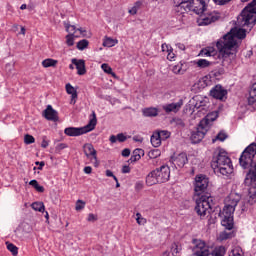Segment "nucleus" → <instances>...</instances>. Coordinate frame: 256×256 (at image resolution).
<instances>
[{"instance_id":"obj_1","label":"nucleus","mask_w":256,"mask_h":256,"mask_svg":"<svg viewBox=\"0 0 256 256\" xmlns=\"http://www.w3.org/2000/svg\"><path fill=\"white\" fill-rule=\"evenodd\" d=\"M246 30L240 28L238 30H231L229 33L225 34L222 38H220L217 43L215 49L213 46H207L203 48L199 56L200 57H218L219 59H227L230 55H235L237 49V40L236 39H245Z\"/></svg>"},{"instance_id":"obj_2","label":"nucleus","mask_w":256,"mask_h":256,"mask_svg":"<svg viewBox=\"0 0 256 256\" xmlns=\"http://www.w3.org/2000/svg\"><path fill=\"white\" fill-rule=\"evenodd\" d=\"M256 155V143H251L245 150L242 152L239 158V164L243 169H249V172L245 178V184L256 186V162H254V157Z\"/></svg>"},{"instance_id":"obj_3","label":"nucleus","mask_w":256,"mask_h":256,"mask_svg":"<svg viewBox=\"0 0 256 256\" xmlns=\"http://www.w3.org/2000/svg\"><path fill=\"white\" fill-rule=\"evenodd\" d=\"M211 168L216 175L228 176L233 173V165L227 152L222 148H217L213 152Z\"/></svg>"},{"instance_id":"obj_4","label":"nucleus","mask_w":256,"mask_h":256,"mask_svg":"<svg viewBox=\"0 0 256 256\" xmlns=\"http://www.w3.org/2000/svg\"><path fill=\"white\" fill-rule=\"evenodd\" d=\"M241 196L237 193H230L224 200V208L220 212L221 225L227 230H232L234 227L233 215L237 204L240 202Z\"/></svg>"},{"instance_id":"obj_5","label":"nucleus","mask_w":256,"mask_h":256,"mask_svg":"<svg viewBox=\"0 0 256 256\" xmlns=\"http://www.w3.org/2000/svg\"><path fill=\"white\" fill-rule=\"evenodd\" d=\"M192 248L193 256H225L227 249L223 245L215 246L212 251L209 250V246L205 241L200 239H193Z\"/></svg>"},{"instance_id":"obj_6","label":"nucleus","mask_w":256,"mask_h":256,"mask_svg":"<svg viewBox=\"0 0 256 256\" xmlns=\"http://www.w3.org/2000/svg\"><path fill=\"white\" fill-rule=\"evenodd\" d=\"M237 25L247 27L249 31L256 25V0L251 1L238 15Z\"/></svg>"},{"instance_id":"obj_7","label":"nucleus","mask_w":256,"mask_h":256,"mask_svg":"<svg viewBox=\"0 0 256 256\" xmlns=\"http://www.w3.org/2000/svg\"><path fill=\"white\" fill-rule=\"evenodd\" d=\"M171 177V169L168 165H162L151 171L146 177V185L148 187L167 183Z\"/></svg>"},{"instance_id":"obj_8","label":"nucleus","mask_w":256,"mask_h":256,"mask_svg":"<svg viewBox=\"0 0 256 256\" xmlns=\"http://www.w3.org/2000/svg\"><path fill=\"white\" fill-rule=\"evenodd\" d=\"M98 123L96 112H92L89 123L84 127H67L64 134L68 137H80L95 130Z\"/></svg>"},{"instance_id":"obj_9","label":"nucleus","mask_w":256,"mask_h":256,"mask_svg":"<svg viewBox=\"0 0 256 256\" xmlns=\"http://www.w3.org/2000/svg\"><path fill=\"white\" fill-rule=\"evenodd\" d=\"M194 200L196 201L195 212L200 218H205L207 215L211 214L213 210L211 207V204H213L211 194L195 197Z\"/></svg>"},{"instance_id":"obj_10","label":"nucleus","mask_w":256,"mask_h":256,"mask_svg":"<svg viewBox=\"0 0 256 256\" xmlns=\"http://www.w3.org/2000/svg\"><path fill=\"white\" fill-rule=\"evenodd\" d=\"M194 185V198L207 196V188L209 187V178L205 175H197L195 177ZM206 193V194H205Z\"/></svg>"},{"instance_id":"obj_11","label":"nucleus","mask_w":256,"mask_h":256,"mask_svg":"<svg viewBox=\"0 0 256 256\" xmlns=\"http://www.w3.org/2000/svg\"><path fill=\"white\" fill-rule=\"evenodd\" d=\"M209 118H204L200 121L197 131L192 132L191 142L192 144H199L207 135L209 131Z\"/></svg>"},{"instance_id":"obj_12","label":"nucleus","mask_w":256,"mask_h":256,"mask_svg":"<svg viewBox=\"0 0 256 256\" xmlns=\"http://www.w3.org/2000/svg\"><path fill=\"white\" fill-rule=\"evenodd\" d=\"M83 151L87 159L90 160L91 164L94 165L95 168L99 167V161L97 156V150L94 145L91 143H87L83 146Z\"/></svg>"},{"instance_id":"obj_13","label":"nucleus","mask_w":256,"mask_h":256,"mask_svg":"<svg viewBox=\"0 0 256 256\" xmlns=\"http://www.w3.org/2000/svg\"><path fill=\"white\" fill-rule=\"evenodd\" d=\"M170 160L175 167H178L180 169L184 168L185 165L189 163V158L187 157V153L185 152L174 154Z\"/></svg>"},{"instance_id":"obj_14","label":"nucleus","mask_w":256,"mask_h":256,"mask_svg":"<svg viewBox=\"0 0 256 256\" xmlns=\"http://www.w3.org/2000/svg\"><path fill=\"white\" fill-rule=\"evenodd\" d=\"M210 96L216 100L223 101L226 99L227 90L218 84L210 90Z\"/></svg>"},{"instance_id":"obj_15","label":"nucleus","mask_w":256,"mask_h":256,"mask_svg":"<svg viewBox=\"0 0 256 256\" xmlns=\"http://www.w3.org/2000/svg\"><path fill=\"white\" fill-rule=\"evenodd\" d=\"M191 11L196 13V15H203L205 13V9H207V3L205 0H194L192 4H190Z\"/></svg>"},{"instance_id":"obj_16","label":"nucleus","mask_w":256,"mask_h":256,"mask_svg":"<svg viewBox=\"0 0 256 256\" xmlns=\"http://www.w3.org/2000/svg\"><path fill=\"white\" fill-rule=\"evenodd\" d=\"M219 20V15L215 13H210L208 15H202L200 16L198 20V25L200 27L206 26V25H211V23H215V21Z\"/></svg>"},{"instance_id":"obj_17","label":"nucleus","mask_w":256,"mask_h":256,"mask_svg":"<svg viewBox=\"0 0 256 256\" xmlns=\"http://www.w3.org/2000/svg\"><path fill=\"white\" fill-rule=\"evenodd\" d=\"M182 107H183V99H180L176 103H170V104L164 105L163 110L167 114H169V113H178L181 110Z\"/></svg>"},{"instance_id":"obj_18","label":"nucleus","mask_w":256,"mask_h":256,"mask_svg":"<svg viewBox=\"0 0 256 256\" xmlns=\"http://www.w3.org/2000/svg\"><path fill=\"white\" fill-rule=\"evenodd\" d=\"M44 117L48 121H52V122L59 121L58 112L52 107V105H48L47 108L44 110Z\"/></svg>"},{"instance_id":"obj_19","label":"nucleus","mask_w":256,"mask_h":256,"mask_svg":"<svg viewBox=\"0 0 256 256\" xmlns=\"http://www.w3.org/2000/svg\"><path fill=\"white\" fill-rule=\"evenodd\" d=\"M175 3L177 4L174 8L176 15H182V17H185V14L188 13V11H191V4H185L182 2Z\"/></svg>"},{"instance_id":"obj_20","label":"nucleus","mask_w":256,"mask_h":256,"mask_svg":"<svg viewBox=\"0 0 256 256\" xmlns=\"http://www.w3.org/2000/svg\"><path fill=\"white\" fill-rule=\"evenodd\" d=\"M71 63H73V65H75L78 75H86L87 70H86L85 60H83V59L78 60L77 58H73L71 60Z\"/></svg>"},{"instance_id":"obj_21","label":"nucleus","mask_w":256,"mask_h":256,"mask_svg":"<svg viewBox=\"0 0 256 256\" xmlns=\"http://www.w3.org/2000/svg\"><path fill=\"white\" fill-rule=\"evenodd\" d=\"M65 88H66V93L68 95H71L70 104L71 105H76L77 99H78V92H77V90L70 83L66 84Z\"/></svg>"},{"instance_id":"obj_22","label":"nucleus","mask_w":256,"mask_h":256,"mask_svg":"<svg viewBox=\"0 0 256 256\" xmlns=\"http://www.w3.org/2000/svg\"><path fill=\"white\" fill-rule=\"evenodd\" d=\"M145 156V150L141 148H136L133 150L131 158L128 160V163L133 164L141 160V157Z\"/></svg>"},{"instance_id":"obj_23","label":"nucleus","mask_w":256,"mask_h":256,"mask_svg":"<svg viewBox=\"0 0 256 256\" xmlns=\"http://www.w3.org/2000/svg\"><path fill=\"white\" fill-rule=\"evenodd\" d=\"M161 49L163 53H167L168 61H175L176 55L173 53V47H171V45L164 43Z\"/></svg>"},{"instance_id":"obj_24","label":"nucleus","mask_w":256,"mask_h":256,"mask_svg":"<svg viewBox=\"0 0 256 256\" xmlns=\"http://www.w3.org/2000/svg\"><path fill=\"white\" fill-rule=\"evenodd\" d=\"M64 26L68 35H76L77 31L80 32V35H84V33H86V30L83 28H77L75 25L65 23Z\"/></svg>"},{"instance_id":"obj_25","label":"nucleus","mask_w":256,"mask_h":256,"mask_svg":"<svg viewBox=\"0 0 256 256\" xmlns=\"http://www.w3.org/2000/svg\"><path fill=\"white\" fill-rule=\"evenodd\" d=\"M142 114L146 118H154L159 116V109L155 107L144 108Z\"/></svg>"},{"instance_id":"obj_26","label":"nucleus","mask_w":256,"mask_h":256,"mask_svg":"<svg viewBox=\"0 0 256 256\" xmlns=\"http://www.w3.org/2000/svg\"><path fill=\"white\" fill-rule=\"evenodd\" d=\"M172 71L173 73H175V75H183L187 71V63L184 62L183 64V62H180L176 64L175 66H173Z\"/></svg>"},{"instance_id":"obj_27","label":"nucleus","mask_w":256,"mask_h":256,"mask_svg":"<svg viewBox=\"0 0 256 256\" xmlns=\"http://www.w3.org/2000/svg\"><path fill=\"white\" fill-rule=\"evenodd\" d=\"M256 203V186H252L248 190L247 204L252 206Z\"/></svg>"},{"instance_id":"obj_28","label":"nucleus","mask_w":256,"mask_h":256,"mask_svg":"<svg viewBox=\"0 0 256 256\" xmlns=\"http://www.w3.org/2000/svg\"><path fill=\"white\" fill-rule=\"evenodd\" d=\"M109 141L111 144H116L117 142L119 143H125L127 141V136L123 133H119L117 135H111L109 138Z\"/></svg>"},{"instance_id":"obj_29","label":"nucleus","mask_w":256,"mask_h":256,"mask_svg":"<svg viewBox=\"0 0 256 256\" xmlns=\"http://www.w3.org/2000/svg\"><path fill=\"white\" fill-rule=\"evenodd\" d=\"M214 62H211L207 59H198L194 61V65H196L199 69H207V67H211Z\"/></svg>"},{"instance_id":"obj_30","label":"nucleus","mask_w":256,"mask_h":256,"mask_svg":"<svg viewBox=\"0 0 256 256\" xmlns=\"http://www.w3.org/2000/svg\"><path fill=\"white\" fill-rule=\"evenodd\" d=\"M255 103H256V82L252 84V87L249 91L248 105L252 106Z\"/></svg>"},{"instance_id":"obj_31","label":"nucleus","mask_w":256,"mask_h":256,"mask_svg":"<svg viewBox=\"0 0 256 256\" xmlns=\"http://www.w3.org/2000/svg\"><path fill=\"white\" fill-rule=\"evenodd\" d=\"M58 65V60L52 59V58H47L42 61V67L45 69H48L49 67H57Z\"/></svg>"},{"instance_id":"obj_32","label":"nucleus","mask_w":256,"mask_h":256,"mask_svg":"<svg viewBox=\"0 0 256 256\" xmlns=\"http://www.w3.org/2000/svg\"><path fill=\"white\" fill-rule=\"evenodd\" d=\"M150 142H151V144H152V146H153L154 148H159V147H161V142H162V140H161V138L159 137V135L157 134V132L154 133V134L151 136Z\"/></svg>"},{"instance_id":"obj_33","label":"nucleus","mask_w":256,"mask_h":256,"mask_svg":"<svg viewBox=\"0 0 256 256\" xmlns=\"http://www.w3.org/2000/svg\"><path fill=\"white\" fill-rule=\"evenodd\" d=\"M7 250L13 255V256H18L19 254V248L10 242H6Z\"/></svg>"},{"instance_id":"obj_34","label":"nucleus","mask_w":256,"mask_h":256,"mask_svg":"<svg viewBox=\"0 0 256 256\" xmlns=\"http://www.w3.org/2000/svg\"><path fill=\"white\" fill-rule=\"evenodd\" d=\"M31 207L34 211L43 213L45 211V205L43 202H33Z\"/></svg>"},{"instance_id":"obj_35","label":"nucleus","mask_w":256,"mask_h":256,"mask_svg":"<svg viewBox=\"0 0 256 256\" xmlns=\"http://www.w3.org/2000/svg\"><path fill=\"white\" fill-rule=\"evenodd\" d=\"M101 69L104 71V73H107L108 75H111L112 77H117L116 73L113 72V68L109 64H107V63L102 64Z\"/></svg>"},{"instance_id":"obj_36","label":"nucleus","mask_w":256,"mask_h":256,"mask_svg":"<svg viewBox=\"0 0 256 256\" xmlns=\"http://www.w3.org/2000/svg\"><path fill=\"white\" fill-rule=\"evenodd\" d=\"M75 37H78V35H74V34L66 35L65 39H66V45L68 47H73L75 45Z\"/></svg>"},{"instance_id":"obj_37","label":"nucleus","mask_w":256,"mask_h":256,"mask_svg":"<svg viewBox=\"0 0 256 256\" xmlns=\"http://www.w3.org/2000/svg\"><path fill=\"white\" fill-rule=\"evenodd\" d=\"M156 134L159 136L161 141H165L171 137V132L167 130L158 131L156 132Z\"/></svg>"},{"instance_id":"obj_38","label":"nucleus","mask_w":256,"mask_h":256,"mask_svg":"<svg viewBox=\"0 0 256 256\" xmlns=\"http://www.w3.org/2000/svg\"><path fill=\"white\" fill-rule=\"evenodd\" d=\"M89 40L87 39H83V40H80L78 43H77V49L79 51H84V49H87V47H89Z\"/></svg>"},{"instance_id":"obj_39","label":"nucleus","mask_w":256,"mask_h":256,"mask_svg":"<svg viewBox=\"0 0 256 256\" xmlns=\"http://www.w3.org/2000/svg\"><path fill=\"white\" fill-rule=\"evenodd\" d=\"M118 44V40L112 39V38H106L103 41L104 47H115Z\"/></svg>"},{"instance_id":"obj_40","label":"nucleus","mask_w":256,"mask_h":256,"mask_svg":"<svg viewBox=\"0 0 256 256\" xmlns=\"http://www.w3.org/2000/svg\"><path fill=\"white\" fill-rule=\"evenodd\" d=\"M160 156H161V150H159V149L150 150L149 153H148V157L150 159H157Z\"/></svg>"},{"instance_id":"obj_41","label":"nucleus","mask_w":256,"mask_h":256,"mask_svg":"<svg viewBox=\"0 0 256 256\" xmlns=\"http://www.w3.org/2000/svg\"><path fill=\"white\" fill-rule=\"evenodd\" d=\"M136 222L138 225L140 226H144L145 224H147V219L144 218L141 213L137 212L136 213Z\"/></svg>"},{"instance_id":"obj_42","label":"nucleus","mask_w":256,"mask_h":256,"mask_svg":"<svg viewBox=\"0 0 256 256\" xmlns=\"http://www.w3.org/2000/svg\"><path fill=\"white\" fill-rule=\"evenodd\" d=\"M35 142H36V139H35V137H34L33 135L26 134V135L24 136V143H25L26 145H32V144H34Z\"/></svg>"},{"instance_id":"obj_43","label":"nucleus","mask_w":256,"mask_h":256,"mask_svg":"<svg viewBox=\"0 0 256 256\" xmlns=\"http://www.w3.org/2000/svg\"><path fill=\"white\" fill-rule=\"evenodd\" d=\"M227 139V135L224 132H219L215 139H213V143L216 141L224 142Z\"/></svg>"},{"instance_id":"obj_44","label":"nucleus","mask_w":256,"mask_h":256,"mask_svg":"<svg viewBox=\"0 0 256 256\" xmlns=\"http://www.w3.org/2000/svg\"><path fill=\"white\" fill-rule=\"evenodd\" d=\"M139 7H141V2H136L134 6L128 11V13H130V15H137Z\"/></svg>"},{"instance_id":"obj_45","label":"nucleus","mask_w":256,"mask_h":256,"mask_svg":"<svg viewBox=\"0 0 256 256\" xmlns=\"http://www.w3.org/2000/svg\"><path fill=\"white\" fill-rule=\"evenodd\" d=\"M85 207H86V202H84L83 200H77L76 206H75L76 211H81L85 209Z\"/></svg>"},{"instance_id":"obj_46","label":"nucleus","mask_w":256,"mask_h":256,"mask_svg":"<svg viewBox=\"0 0 256 256\" xmlns=\"http://www.w3.org/2000/svg\"><path fill=\"white\" fill-rule=\"evenodd\" d=\"M50 145V140H48L47 136L42 137V142H41V148L47 149Z\"/></svg>"},{"instance_id":"obj_47","label":"nucleus","mask_w":256,"mask_h":256,"mask_svg":"<svg viewBox=\"0 0 256 256\" xmlns=\"http://www.w3.org/2000/svg\"><path fill=\"white\" fill-rule=\"evenodd\" d=\"M229 256H242V250L240 248H234L229 253Z\"/></svg>"},{"instance_id":"obj_48","label":"nucleus","mask_w":256,"mask_h":256,"mask_svg":"<svg viewBox=\"0 0 256 256\" xmlns=\"http://www.w3.org/2000/svg\"><path fill=\"white\" fill-rule=\"evenodd\" d=\"M87 221L88 222H96V221H98V216L93 213H90V214H88Z\"/></svg>"},{"instance_id":"obj_49","label":"nucleus","mask_w":256,"mask_h":256,"mask_svg":"<svg viewBox=\"0 0 256 256\" xmlns=\"http://www.w3.org/2000/svg\"><path fill=\"white\" fill-rule=\"evenodd\" d=\"M171 252H172V255L179 254V246L177 245V243L172 244Z\"/></svg>"},{"instance_id":"obj_50","label":"nucleus","mask_w":256,"mask_h":256,"mask_svg":"<svg viewBox=\"0 0 256 256\" xmlns=\"http://www.w3.org/2000/svg\"><path fill=\"white\" fill-rule=\"evenodd\" d=\"M106 176L109 178H113L115 182H118V178L116 175H114L113 171L106 170Z\"/></svg>"},{"instance_id":"obj_51","label":"nucleus","mask_w":256,"mask_h":256,"mask_svg":"<svg viewBox=\"0 0 256 256\" xmlns=\"http://www.w3.org/2000/svg\"><path fill=\"white\" fill-rule=\"evenodd\" d=\"M215 5H227L231 0H213Z\"/></svg>"},{"instance_id":"obj_52","label":"nucleus","mask_w":256,"mask_h":256,"mask_svg":"<svg viewBox=\"0 0 256 256\" xmlns=\"http://www.w3.org/2000/svg\"><path fill=\"white\" fill-rule=\"evenodd\" d=\"M131 155V150L129 148H125L122 151V157L128 158Z\"/></svg>"},{"instance_id":"obj_53","label":"nucleus","mask_w":256,"mask_h":256,"mask_svg":"<svg viewBox=\"0 0 256 256\" xmlns=\"http://www.w3.org/2000/svg\"><path fill=\"white\" fill-rule=\"evenodd\" d=\"M131 173V168L128 165H124L122 167V174H129Z\"/></svg>"},{"instance_id":"obj_54","label":"nucleus","mask_w":256,"mask_h":256,"mask_svg":"<svg viewBox=\"0 0 256 256\" xmlns=\"http://www.w3.org/2000/svg\"><path fill=\"white\" fill-rule=\"evenodd\" d=\"M83 171L86 175H90L93 172V168L91 166H86L84 167Z\"/></svg>"},{"instance_id":"obj_55","label":"nucleus","mask_w":256,"mask_h":256,"mask_svg":"<svg viewBox=\"0 0 256 256\" xmlns=\"http://www.w3.org/2000/svg\"><path fill=\"white\" fill-rule=\"evenodd\" d=\"M194 0H174V3H184L186 5H191Z\"/></svg>"},{"instance_id":"obj_56","label":"nucleus","mask_w":256,"mask_h":256,"mask_svg":"<svg viewBox=\"0 0 256 256\" xmlns=\"http://www.w3.org/2000/svg\"><path fill=\"white\" fill-rule=\"evenodd\" d=\"M68 148V145L66 143H60L57 145V149L62 151Z\"/></svg>"},{"instance_id":"obj_57","label":"nucleus","mask_w":256,"mask_h":256,"mask_svg":"<svg viewBox=\"0 0 256 256\" xmlns=\"http://www.w3.org/2000/svg\"><path fill=\"white\" fill-rule=\"evenodd\" d=\"M35 190H36L38 193H44V192H45L44 186H41L40 184H38V185L36 186Z\"/></svg>"},{"instance_id":"obj_58","label":"nucleus","mask_w":256,"mask_h":256,"mask_svg":"<svg viewBox=\"0 0 256 256\" xmlns=\"http://www.w3.org/2000/svg\"><path fill=\"white\" fill-rule=\"evenodd\" d=\"M135 190L136 191H140V190H143V184L141 182H137L135 184Z\"/></svg>"},{"instance_id":"obj_59","label":"nucleus","mask_w":256,"mask_h":256,"mask_svg":"<svg viewBox=\"0 0 256 256\" xmlns=\"http://www.w3.org/2000/svg\"><path fill=\"white\" fill-rule=\"evenodd\" d=\"M29 185L35 189L39 185V182L34 179L29 182Z\"/></svg>"},{"instance_id":"obj_60","label":"nucleus","mask_w":256,"mask_h":256,"mask_svg":"<svg viewBox=\"0 0 256 256\" xmlns=\"http://www.w3.org/2000/svg\"><path fill=\"white\" fill-rule=\"evenodd\" d=\"M133 141L134 142H138V143H143V138L142 137H138V136H134L133 137Z\"/></svg>"},{"instance_id":"obj_61","label":"nucleus","mask_w":256,"mask_h":256,"mask_svg":"<svg viewBox=\"0 0 256 256\" xmlns=\"http://www.w3.org/2000/svg\"><path fill=\"white\" fill-rule=\"evenodd\" d=\"M176 47H178L180 49V51H185V44H183V43H177Z\"/></svg>"},{"instance_id":"obj_62","label":"nucleus","mask_w":256,"mask_h":256,"mask_svg":"<svg viewBox=\"0 0 256 256\" xmlns=\"http://www.w3.org/2000/svg\"><path fill=\"white\" fill-rule=\"evenodd\" d=\"M43 167H45V162L41 161L40 164H39L38 170L42 171Z\"/></svg>"},{"instance_id":"obj_63","label":"nucleus","mask_w":256,"mask_h":256,"mask_svg":"<svg viewBox=\"0 0 256 256\" xmlns=\"http://www.w3.org/2000/svg\"><path fill=\"white\" fill-rule=\"evenodd\" d=\"M20 33L21 35H26V28L24 26L21 27Z\"/></svg>"},{"instance_id":"obj_64","label":"nucleus","mask_w":256,"mask_h":256,"mask_svg":"<svg viewBox=\"0 0 256 256\" xmlns=\"http://www.w3.org/2000/svg\"><path fill=\"white\" fill-rule=\"evenodd\" d=\"M20 9H21V11H24L25 9H27V4H22L20 6Z\"/></svg>"}]
</instances>
